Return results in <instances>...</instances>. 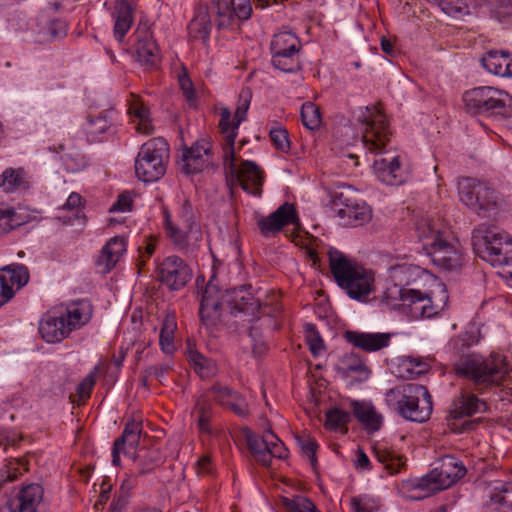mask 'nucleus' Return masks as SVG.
<instances>
[{
    "label": "nucleus",
    "mask_w": 512,
    "mask_h": 512,
    "mask_svg": "<svg viewBox=\"0 0 512 512\" xmlns=\"http://www.w3.org/2000/svg\"><path fill=\"white\" fill-rule=\"evenodd\" d=\"M423 277L431 276L419 266L406 262L390 266L385 277L383 300L391 306L407 307L414 318L437 315L446 307L449 299L444 283L434 280L435 290L431 292L406 287Z\"/></svg>",
    "instance_id": "nucleus-1"
},
{
    "label": "nucleus",
    "mask_w": 512,
    "mask_h": 512,
    "mask_svg": "<svg viewBox=\"0 0 512 512\" xmlns=\"http://www.w3.org/2000/svg\"><path fill=\"white\" fill-rule=\"evenodd\" d=\"M356 118L361 123L364 146L370 152L384 154L374 160L373 168L376 177L386 185L398 186L403 184L407 179V171L403 166L402 157L384 151L391 137L386 116L379 109L372 106L360 108Z\"/></svg>",
    "instance_id": "nucleus-2"
},
{
    "label": "nucleus",
    "mask_w": 512,
    "mask_h": 512,
    "mask_svg": "<svg viewBox=\"0 0 512 512\" xmlns=\"http://www.w3.org/2000/svg\"><path fill=\"white\" fill-rule=\"evenodd\" d=\"M225 308L233 315L240 312L254 314L259 309V302L246 286L232 288L222 294L216 284L208 282L200 302L201 323L208 329L213 328L219 322Z\"/></svg>",
    "instance_id": "nucleus-3"
},
{
    "label": "nucleus",
    "mask_w": 512,
    "mask_h": 512,
    "mask_svg": "<svg viewBox=\"0 0 512 512\" xmlns=\"http://www.w3.org/2000/svg\"><path fill=\"white\" fill-rule=\"evenodd\" d=\"M329 268L335 283L353 300L366 302L375 291V275L356 259L337 248L327 251Z\"/></svg>",
    "instance_id": "nucleus-4"
},
{
    "label": "nucleus",
    "mask_w": 512,
    "mask_h": 512,
    "mask_svg": "<svg viewBox=\"0 0 512 512\" xmlns=\"http://www.w3.org/2000/svg\"><path fill=\"white\" fill-rule=\"evenodd\" d=\"M92 305L86 300L72 301L51 308L39 322V333L47 343H58L86 325L92 317Z\"/></svg>",
    "instance_id": "nucleus-5"
},
{
    "label": "nucleus",
    "mask_w": 512,
    "mask_h": 512,
    "mask_svg": "<svg viewBox=\"0 0 512 512\" xmlns=\"http://www.w3.org/2000/svg\"><path fill=\"white\" fill-rule=\"evenodd\" d=\"M387 406L408 421L424 423L433 410L432 398L427 388L419 384H405L385 393Z\"/></svg>",
    "instance_id": "nucleus-6"
},
{
    "label": "nucleus",
    "mask_w": 512,
    "mask_h": 512,
    "mask_svg": "<svg viewBox=\"0 0 512 512\" xmlns=\"http://www.w3.org/2000/svg\"><path fill=\"white\" fill-rule=\"evenodd\" d=\"M455 373L472 380L477 385H499L511 371L506 357L492 353L484 358L479 354H468L454 363Z\"/></svg>",
    "instance_id": "nucleus-7"
},
{
    "label": "nucleus",
    "mask_w": 512,
    "mask_h": 512,
    "mask_svg": "<svg viewBox=\"0 0 512 512\" xmlns=\"http://www.w3.org/2000/svg\"><path fill=\"white\" fill-rule=\"evenodd\" d=\"M476 254L494 267L512 260V236L496 226H480L473 231Z\"/></svg>",
    "instance_id": "nucleus-8"
},
{
    "label": "nucleus",
    "mask_w": 512,
    "mask_h": 512,
    "mask_svg": "<svg viewBox=\"0 0 512 512\" xmlns=\"http://www.w3.org/2000/svg\"><path fill=\"white\" fill-rule=\"evenodd\" d=\"M463 101L466 108L475 114L512 116V96L504 90L490 86L476 87L465 92Z\"/></svg>",
    "instance_id": "nucleus-9"
},
{
    "label": "nucleus",
    "mask_w": 512,
    "mask_h": 512,
    "mask_svg": "<svg viewBox=\"0 0 512 512\" xmlns=\"http://www.w3.org/2000/svg\"><path fill=\"white\" fill-rule=\"evenodd\" d=\"M169 157L168 142L161 137L152 138L144 143L135 161V172L142 182L159 180L166 171Z\"/></svg>",
    "instance_id": "nucleus-10"
},
{
    "label": "nucleus",
    "mask_w": 512,
    "mask_h": 512,
    "mask_svg": "<svg viewBox=\"0 0 512 512\" xmlns=\"http://www.w3.org/2000/svg\"><path fill=\"white\" fill-rule=\"evenodd\" d=\"M180 220L186 231H183L172 222L171 215L167 209L163 210V228L166 236L178 249L193 252L202 241V232L200 226L194 220L192 206L188 201H185L183 204Z\"/></svg>",
    "instance_id": "nucleus-11"
},
{
    "label": "nucleus",
    "mask_w": 512,
    "mask_h": 512,
    "mask_svg": "<svg viewBox=\"0 0 512 512\" xmlns=\"http://www.w3.org/2000/svg\"><path fill=\"white\" fill-rule=\"evenodd\" d=\"M457 188L460 201L478 214L486 215L498 207L499 195L486 182L465 177L459 179Z\"/></svg>",
    "instance_id": "nucleus-12"
},
{
    "label": "nucleus",
    "mask_w": 512,
    "mask_h": 512,
    "mask_svg": "<svg viewBox=\"0 0 512 512\" xmlns=\"http://www.w3.org/2000/svg\"><path fill=\"white\" fill-rule=\"evenodd\" d=\"M466 473L464 464L454 456L446 455L438 465L425 475L417 484L428 492H437L449 488Z\"/></svg>",
    "instance_id": "nucleus-13"
},
{
    "label": "nucleus",
    "mask_w": 512,
    "mask_h": 512,
    "mask_svg": "<svg viewBox=\"0 0 512 512\" xmlns=\"http://www.w3.org/2000/svg\"><path fill=\"white\" fill-rule=\"evenodd\" d=\"M247 444L254 459L265 467L271 465L272 458L286 459L289 454L285 444L271 430L261 437L248 436Z\"/></svg>",
    "instance_id": "nucleus-14"
},
{
    "label": "nucleus",
    "mask_w": 512,
    "mask_h": 512,
    "mask_svg": "<svg viewBox=\"0 0 512 512\" xmlns=\"http://www.w3.org/2000/svg\"><path fill=\"white\" fill-rule=\"evenodd\" d=\"M226 155L223 156V165L226 174L235 179L242 189L247 193L260 197L264 182L262 170L252 161H243L239 167L236 166L235 154L231 157L232 165L226 163Z\"/></svg>",
    "instance_id": "nucleus-15"
},
{
    "label": "nucleus",
    "mask_w": 512,
    "mask_h": 512,
    "mask_svg": "<svg viewBox=\"0 0 512 512\" xmlns=\"http://www.w3.org/2000/svg\"><path fill=\"white\" fill-rule=\"evenodd\" d=\"M426 250L433 263L446 270L456 269L462 264V250L458 241L448 234L442 238L433 237Z\"/></svg>",
    "instance_id": "nucleus-16"
},
{
    "label": "nucleus",
    "mask_w": 512,
    "mask_h": 512,
    "mask_svg": "<svg viewBox=\"0 0 512 512\" xmlns=\"http://www.w3.org/2000/svg\"><path fill=\"white\" fill-rule=\"evenodd\" d=\"M213 163L212 144L206 139H201L182 150L179 165L181 170L189 175L202 172Z\"/></svg>",
    "instance_id": "nucleus-17"
},
{
    "label": "nucleus",
    "mask_w": 512,
    "mask_h": 512,
    "mask_svg": "<svg viewBox=\"0 0 512 512\" xmlns=\"http://www.w3.org/2000/svg\"><path fill=\"white\" fill-rule=\"evenodd\" d=\"M159 281L171 290L183 288L191 279L192 272L189 266L178 256H168L157 269Z\"/></svg>",
    "instance_id": "nucleus-18"
},
{
    "label": "nucleus",
    "mask_w": 512,
    "mask_h": 512,
    "mask_svg": "<svg viewBox=\"0 0 512 512\" xmlns=\"http://www.w3.org/2000/svg\"><path fill=\"white\" fill-rule=\"evenodd\" d=\"M45 508L44 489L38 483H30L9 500V512H42Z\"/></svg>",
    "instance_id": "nucleus-19"
},
{
    "label": "nucleus",
    "mask_w": 512,
    "mask_h": 512,
    "mask_svg": "<svg viewBox=\"0 0 512 512\" xmlns=\"http://www.w3.org/2000/svg\"><path fill=\"white\" fill-rule=\"evenodd\" d=\"M213 7L219 28L231 26L234 19L246 21L252 15L250 0H213Z\"/></svg>",
    "instance_id": "nucleus-20"
},
{
    "label": "nucleus",
    "mask_w": 512,
    "mask_h": 512,
    "mask_svg": "<svg viewBox=\"0 0 512 512\" xmlns=\"http://www.w3.org/2000/svg\"><path fill=\"white\" fill-rule=\"evenodd\" d=\"M117 113L114 110L89 115L83 124V131L89 142H101L115 132Z\"/></svg>",
    "instance_id": "nucleus-21"
},
{
    "label": "nucleus",
    "mask_w": 512,
    "mask_h": 512,
    "mask_svg": "<svg viewBox=\"0 0 512 512\" xmlns=\"http://www.w3.org/2000/svg\"><path fill=\"white\" fill-rule=\"evenodd\" d=\"M28 281L29 272L23 265H11L0 269V307L10 301Z\"/></svg>",
    "instance_id": "nucleus-22"
},
{
    "label": "nucleus",
    "mask_w": 512,
    "mask_h": 512,
    "mask_svg": "<svg viewBox=\"0 0 512 512\" xmlns=\"http://www.w3.org/2000/svg\"><path fill=\"white\" fill-rule=\"evenodd\" d=\"M297 220L298 217L294 205L285 202L267 217L259 219L257 225L261 234L269 237L281 231L283 227L296 223Z\"/></svg>",
    "instance_id": "nucleus-23"
},
{
    "label": "nucleus",
    "mask_w": 512,
    "mask_h": 512,
    "mask_svg": "<svg viewBox=\"0 0 512 512\" xmlns=\"http://www.w3.org/2000/svg\"><path fill=\"white\" fill-rule=\"evenodd\" d=\"M297 220L298 217L294 205L285 202L267 217L259 219L257 225L261 234L269 237L281 231L283 227L296 223Z\"/></svg>",
    "instance_id": "nucleus-24"
},
{
    "label": "nucleus",
    "mask_w": 512,
    "mask_h": 512,
    "mask_svg": "<svg viewBox=\"0 0 512 512\" xmlns=\"http://www.w3.org/2000/svg\"><path fill=\"white\" fill-rule=\"evenodd\" d=\"M141 434V425L138 422H129L125 425L122 435L115 440L112 447V464H120V453L134 458L136 448L139 444Z\"/></svg>",
    "instance_id": "nucleus-25"
},
{
    "label": "nucleus",
    "mask_w": 512,
    "mask_h": 512,
    "mask_svg": "<svg viewBox=\"0 0 512 512\" xmlns=\"http://www.w3.org/2000/svg\"><path fill=\"white\" fill-rule=\"evenodd\" d=\"M344 339L351 345L366 352H376L390 344L391 334L369 333L361 331H346Z\"/></svg>",
    "instance_id": "nucleus-26"
},
{
    "label": "nucleus",
    "mask_w": 512,
    "mask_h": 512,
    "mask_svg": "<svg viewBox=\"0 0 512 512\" xmlns=\"http://www.w3.org/2000/svg\"><path fill=\"white\" fill-rule=\"evenodd\" d=\"M126 246V238L123 236L112 237L106 242L96 261L101 273H108L116 266L126 252Z\"/></svg>",
    "instance_id": "nucleus-27"
},
{
    "label": "nucleus",
    "mask_w": 512,
    "mask_h": 512,
    "mask_svg": "<svg viewBox=\"0 0 512 512\" xmlns=\"http://www.w3.org/2000/svg\"><path fill=\"white\" fill-rule=\"evenodd\" d=\"M337 371L344 378L363 382L370 376V370L363 359L356 353H345L337 363Z\"/></svg>",
    "instance_id": "nucleus-28"
},
{
    "label": "nucleus",
    "mask_w": 512,
    "mask_h": 512,
    "mask_svg": "<svg viewBox=\"0 0 512 512\" xmlns=\"http://www.w3.org/2000/svg\"><path fill=\"white\" fill-rule=\"evenodd\" d=\"M214 401L224 407H228L238 416H245L248 406L245 399L236 391L221 384H215L210 389Z\"/></svg>",
    "instance_id": "nucleus-29"
},
{
    "label": "nucleus",
    "mask_w": 512,
    "mask_h": 512,
    "mask_svg": "<svg viewBox=\"0 0 512 512\" xmlns=\"http://www.w3.org/2000/svg\"><path fill=\"white\" fill-rule=\"evenodd\" d=\"M31 188V177L24 168H6L0 174V189L5 193H22Z\"/></svg>",
    "instance_id": "nucleus-30"
},
{
    "label": "nucleus",
    "mask_w": 512,
    "mask_h": 512,
    "mask_svg": "<svg viewBox=\"0 0 512 512\" xmlns=\"http://www.w3.org/2000/svg\"><path fill=\"white\" fill-rule=\"evenodd\" d=\"M219 128L223 135V156L226 155V163L232 165L231 157L234 155V141L238 134L239 126H236V119L231 118V111L227 107L220 109Z\"/></svg>",
    "instance_id": "nucleus-31"
},
{
    "label": "nucleus",
    "mask_w": 512,
    "mask_h": 512,
    "mask_svg": "<svg viewBox=\"0 0 512 512\" xmlns=\"http://www.w3.org/2000/svg\"><path fill=\"white\" fill-rule=\"evenodd\" d=\"M486 409V403L477 396L470 393H461V395L453 401L449 414L451 418L458 419L485 412Z\"/></svg>",
    "instance_id": "nucleus-32"
},
{
    "label": "nucleus",
    "mask_w": 512,
    "mask_h": 512,
    "mask_svg": "<svg viewBox=\"0 0 512 512\" xmlns=\"http://www.w3.org/2000/svg\"><path fill=\"white\" fill-rule=\"evenodd\" d=\"M483 67L491 74L512 77V55L505 51H488L481 59Z\"/></svg>",
    "instance_id": "nucleus-33"
},
{
    "label": "nucleus",
    "mask_w": 512,
    "mask_h": 512,
    "mask_svg": "<svg viewBox=\"0 0 512 512\" xmlns=\"http://www.w3.org/2000/svg\"><path fill=\"white\" fill-rule=\"evenodd\" d=\"M135 50L137 60L142 66L152 68L159 64V48L150 33L145 32L138 36Z\"/></svg>",
    "instance_id": "nucleus-34"
},
{
    "label": "nucleus",
    "mask_w": 512,
    "mask_h": 512,
    "mask_svg": "<svg viewBox=\"0 0 512 512\" xmlns=\"http://www.w3.org/2000/svg\"><path fill=\"white\" fill-rule=\"evenodd\" d=\"M128 113L139 133L146 135L152 133L153 125L150 111L138 96H131L128 102Z\"/></svg>",
    "instance_id": "nucleus-35"
},
{
    "label": "nucleus",
    "mask_w": 512,
    "mask_h": 512,
    "mask_svg": "<svg viewBox=\"0 0 512 512\" xmlns=\"http://www.w3.org/2000/svg\"><path fill=\"white\" fill-rule=\"evenodd\" d=\"M338 216L345 226H360L371 219L372 211L365 202L346 204L338 210Z\"/></svg>",
    "instance_id": "nucleus-36"
},
{
    "label": "nucleus",
    "mask_w": 512,
    "mask_h": 512,
    "mask_svg": "<svg viewBox=\"0 0 512 512\" xmlns=\"http://www.w3.org/2000/svg\"><path fill=\"white\" fill-rule=\"evenodd\" d=\"M112 16L114 18V37L121 42L133 23L131 5L126 0H117Z\"/></svg>",
    "instance_id": "nucleus-37"
},
{
    "label": "nucleus",
    "mask_w": 512,
    "mask_h": 512,
    "mask_svg": "<svg viewBox=\"0 0 512 512\" xmlns=\"http://www.w3.org/2000/svg\"><path fill=\"white\" fill-rule=\"evenodd\" d=\"M351 406L355 417L367 430L377 431L380 429L383 417L376 411L371 403L366 401H353Z\"/></svg>",
    "instance_id": "nucleus-38"
},
{
    "label": "nucleus",
    "mask_w": 512,
    "mask_h": 512,
    "mask_svg": "<svg viewBox=\"0 0 512 512\" xmlns=\"http://www.w3.org/2000/svg\"><path fill=\"white\" fill-rule=\"evenodd\" d=\"M37 26V41L40 43L60 39L67 33V25L60 19H49L41 16Z\"/></svg>",
    "instance_id": "nucleus-39"
},
{
    "label": "nucleus",
    "mask_w": 512,
    "mask_h": 512,
    "mask_svg": "<svg viewBox=\"0 0 512 512\" xmlns=\"http://www.w3.org/2000/svg\"><path fill=\"white\" fill-rule=\"evenodd\" d=\"M429 370V364L422 359L414 357H403L395 366L393 373L402 379H413L425 374Z\"/></svg>",
    "instance_id": "nucleus-40"
},
{
    "label": "nucleus",
    "mask_w": 512,
    "mask_h": 512,
    "mask_svg": "<svg viewBox=\"0 0 512 512\" xmlns=\"http://www.w3.org/2000/svg\"><path fill=\"white\" fill-rule=\"evenodd\" d=\"M211 31V20L207 7L200 6L196 9L193 19L188 25L191 38H208Z\"/></svg>",
    "instance_id": "nucleus-41"
},
{
    "label": "nucleus",
    "mask_w": 512,
    "mask_h": 512,
    "mask_svg": "<svg viewBox=\"0 0 512 512\" xmlns=\"http://www.w3.org/2000/svg\"><path fill=\"white\" fill-rule=\"evenodd\" d=\"M177 329L176 316L173 313H167L160 329L159 344L165 354H172L176 350L174 344V334Z\"/></svg>",
    "instance_id": "nucleus-42"
},
{
    "label": "nucleus",
    "mask_w": 512,
    "mask_h": 512,
    "mask_svg": "<svg viewBox=\"0 0 512 512\" xmlns=\"http://www.w3.org/2000/svg\"><path fill=\"white\" fill-rule=\"evenodd\" d=\"M301 47L298 37L291 31H280L274 34L270 50L271 52H299Z\"/></svg>",
    "instance_id": "nucleus-43"
},
{
    "label": "nucleus",
    "mask_w": 512,
    "mask_h": 512,
    "mask_svg": "<svg viewBox=\"0 0 512 512\" xmlns=\"http://www.w3.org/2000/svg\"><path fill=\"white\" fill-rule=\"evenodd\" d=\"M374 452L377 460L392 474L398 473L405 465L404 457L386 446H378Z\"/></svg>",
    "instance_id": "nucleus-44"
},
{
    "label": "nucleus",
    "mask_w": 512,
    "mask_h": 512,
    "mask_svg": "<svg viewBox=\"0 0 512 512\" xmlns=\"http://www.w3.org/2000/svg\"><path fill=\"white\" fill-rule=\"evenodd\" d=\"M271 63L274 68L284 73H296L300 70L298 52H271Z\"/></svg>",
    "instance_id": "nucleus-45"
},
{
    "label": "nucleus",
    "mask_w": 512,
    "mask_h": 512,
    "mask_svg": "<svg viewBox=\"0 0 512 512\" xmlns=\"http://www.w3.org/2000/svg\"><path fill=\"white\" fill-rule=\"evenodd\" d=\"M416 233L418 240L423 243V249L426 251L429 246V241H432L433 237L442 238L447 233L441 231L435 226V223L428 217H422L416 223Z\"/></svg>",
    "instance_id": "nucleus-46"
},
{
    "label": "nucleus",
    "mask_w": 512,
    "mask_h": 512,
    "mask_svg": "<svg viewBox=\"0 0 512 512\" xmlns=\"http://www.w3.org/2000/svg\"><path fill=\"white\" fill-rule=\"evenodd\" d=\"M189 361L194 371L201 378H208L216 373V364L213 360L205 357L198 351L190 350L188 354Z\"/></svg>",
    "instance_id": "nucleus-47"
},
{
    "label": "nucleus",
    "mask_w": 512,
    "mask_h": 512,
    "mask_svg": "<svg viewBox=\"0 0 512 512\" xmlns=\"http://www.w3.org/2000/svg\"><path fill=\"white\" fill-rule=\"evenodd\" d=\"M439 8L448 16L462 18L470 14L469 0H434Z\"/></svg>",
    "instance_id": "nucleus-48"
},
{
    "label": "nucleus",
    "mask_w": 512,
    "mask_h": 512,
    "mask_svg": "<svg viewBox=\"0 0 512 512\" xmlns=\"http://www.w3.org/2000/svg\"><path fill=\"white\" fill-rule=\"evenodd\" d=\"M24 223L23 218L13 207L8 205L0 206V233L9 232Z\"/></svg>",
    "instance_id": "nucleus-49"
},
{
    "label": "nucleus",
    "mask_w": 512,
    "mask_h": 512,
    "mask_svg": "<svg viewBox=\"0 0 512 512\" xmlns=\"http://www.w3.org/2000/svg\"><path fill=\"white\" fill-rule=\"evenodd\" d=\"M305 341L314 357L322 356L325 352V345L316 327L307 323L304 326Z\"/></svg>",
    "instance_id": "nucleus-50"
},
{
    "label": "nucleus",
    "mask_w": 512,
    "mask_h": 512,
    "mask_svg": "<svg viewBox=\"0 0 512 512\" xmlns=\"http://www.w3.org/2000/svg\"><path fill=\"white\" fill-rule=\"evenodd\" d=\"M61 160L68 172H78L88 165L87 158L74 148L62 153Z\"/></svg>",
    "instance_id": "nucleus-51"
},
{
    "label": "nucleus",
    "mask_w": 512,
    "mask_h": 512,
    "mask_svg": "<svg viewBox=\"0 0 512 512\" xmlns=\"http://www.w3.org/2000/svg\"><path fill=\"white\" fill-rule=\"evenodd\" d=\"M28 471L27 463L21 459L10 461L0 470V486L15 481L20 475Z\"/></svg>",
    "instance_id": "nucleus-52"
},
{
    "label": "nucleus",
    "mask_w": 512,
    "mask_h": 512,
    "mask_svg": "<svg viewBox=\"0 0 512 512\" xmlns=\"http://www.w3.org/2000/svg\"><path fill=\"white\" fill-rule=\"evenodd\" d=\"M196 414L200 432L209 434L211 432L210 419L212 415V406L209 401L199 399L196 403Z\"/></svg>",
    "instance_id": "nucleus-53"
},
{
    "label": "nucleus",
    "mask_w": 512,
    "mask_h": 512,
    "mask_svg": "<svg viewBox=\"0 0 512 512\" xmlns=\"http://www.w3.org/2000/svg\"><path fill=\"white\" fill-rule=\"evenodd\" d=\"M303 125L309 130L317 129L321 124L319 108L312 102H306L301 107Z\"/></svg>",
    "instance_id": "nucleus-54"
},
{
    "label": "nucleus",
    "mask_w": 512,
    "mask_h": 512,
    "mask_svg": "<svg viewBox=\"0 0 512 512\" xmlns=\"http://www.w3.org/2000/svg\"><path fill=\"white\" fill-rule=\"evenodd\" d=\"M350 505L353 512H378L379 510L377 500L368 495L353 497Z\"/></svg>",
    "instance_id": "nucleus-55"
},
{
    "label": "nucleus",
    "mask_w": 512,
    "mask_h": 512,
    "mask_svg": "<svg viewBox=\"0 0 512 512\" xmlns=\"http://www.w3.org/2000/svg\"><path fill=\"white\" fill-rule=\"evenodd\" d=\"M99 373V367L96 366L94 369L79 383L77 387V393L81 400L90 398L93 387L96 384L97 375Z\"/></svg>",
    "instance_id": "nucleus-56"
},
{
    "label": "nucleus",
    "mask_w": 512,
    "mask_h": 512,
    "mask_svg": "<svg viewBox=\"0 0 512 512\" xmlns=\"http://www.w3.org/2000/svg\"><path fill=\"white\" fill-rule=\"evenodd\" d=\"M350 419V414L342 409L334 408L326 414V426L330 429H338Z\"/></svg>",
    "instance_id": "nucleus-57"
},
{
    "label": "nucleus",
    "mask_w": 512,
    "mask_h": 512,
    "mask_svg": "<svg viewBox=\"0 0 512 512\" xmlns=\"http://www.w3.org/2000/svg\"><path fill=\"white\" fill-rule=\"evenodd\" d=\"M269 135L276 149L282 152H287L289 150L290 143L288 140V133L284 128H272Z\"/></svg>",
    "instance_id": "nucleus-58"
},
{
    "label": "nucleus",
    "mask_w": 512,
    "mask_h": 512,
    "mask_svg": "<svg viewBox=\"0 0 512 512\" xmlns=\"http://www.w3.org/2000/svg\"><path fill=\"white\" fill-rule=\"evenodd\" d=\"M178 82L180 85V88L188 101L190 106H195L196 104V93L195 89L193 87V83L190 80L189 76L185 71L181 72L178 75Z\"/></svg>",
    "instance_id": "nucleus-59"
},
{
    "label": "nucleus",
    "mask_w": 512,
    "mask_h": 512,
    "mask_svg": "<svg viewBox=\"0 0 512 512\" xmlns=\"http://www.w3.org/2000/svg\"><path fill=\"white\" fill-rule=\"evenodd\" d=\"M250 106V93L248 90H242L239 96V104L235 111L236 126H239L245 120Z\"/></svg>",
    "instance_id": "nucleus-60"
},
{
    "label": "nucleus",
    "mask_w": 512,
    "mask_h": 512,
    "mask_svg": "<svg viewBox=\"0 0 512 512\" xmlns=\"http://www.w3.org/2000/svg\"><path fill=\"white\" fill-rule=\"evenodd\" d=\"M299 445L302 451L303 456H305L308 460L311 466H315L316 464V449H317V443L315 440L311 438H302L299 439Z\"/></svg>",
    "instance_id": "nucleus-61"
},
{
    "label": "nucleus",
    "mask_w": 512,
    "mask_h": 512,
    "mask_svg": "<svg viewBox=\"0 0 512 512\" xmlns=\"http://www.w3.org/2000/svg\"><path fill=\"white\" fill-rule=\"evenodd\" d=\"M132 206V195L129 192H124L118 196L116 202H114L110 207V212H130L132 210Z\"/></svg>",
    "instance_id": "nucleus-62"
},
{
    "label": "nucleus",
    "mask_w": 512,
    "mask_h": 512,
    "mask_svg": "<svg viewBox=\"0 0 512 512\" xmlns=\"http://www.w3.org/2000/svg\"><path fill=\"white\" fill-rule=\"evenodd\" d=\"M287 508L291 512H311L314 509L315 504L304 497H298L293 500H289L286 503Z\"/></svg>",
    "instance_id": "nucleus-63"
},
{
    "label": "nucleus",
    "mask_w": 512,
    "mask_h": 512,
    "mask_svg": "<svg viewBox=\"0 0 512 512\" xmlns=\"http://www.w3.org/2000/svg\"><path fill=\"white\" fill-rule=\"evenodd\" d=\"M20 438L14 431L0 430V449L6 451L8 446L16 445Z\"/></svg>",
    "instance_id": "nucleus-64"
}]
</instances>
